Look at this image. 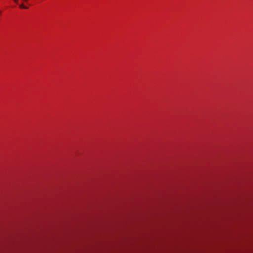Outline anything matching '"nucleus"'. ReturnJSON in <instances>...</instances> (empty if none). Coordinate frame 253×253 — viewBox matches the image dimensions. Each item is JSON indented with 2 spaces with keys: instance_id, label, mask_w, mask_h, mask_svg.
<instances>
[{
  "instance_id": "1",
  "label": "nucleus",
  "mask_w": 253,
  "mask_h": 253,
  "mask_svg": "<svg viewBox=\"0 0 253 253\" xmlns=\"http://www.w3.org/2000/svg\"><path fill=\"white\" fill-rule=\"evenodd\" d=\"M20 7L21 8H23V9H27V7H26V6H24V5H23V4H21V5H20Z\"/></svg>"
},
{
  "instance_id": "2",
  "label": "nucleus",
  "mask_w": 253,
  "mask_h": 253,
  "mask_svg": "<svg viewBox=\"0 0 253 253\" xmlns=\"http://www.w3.org/2000/svg\"><path fill=\"white\" fill-rule=\"evenodd\" d=\"M14 0V1H15L16 3H18V0Z\"/></svg>"
},
{
  "instance_id": "3",
  "label": "nucleus",
  "mask_w": 253,
  "mask_h": 253,
  "mask_svg": "<svg viewBox=\"0 0 253 253\" xmlns=\"http://www.w3.org/2000/svg\"><path fill=\"white\" fill-rule=\"evenodd\" d=\"M1 11L0 10V14H1Z\"/></svg>"
}]
</instances>
